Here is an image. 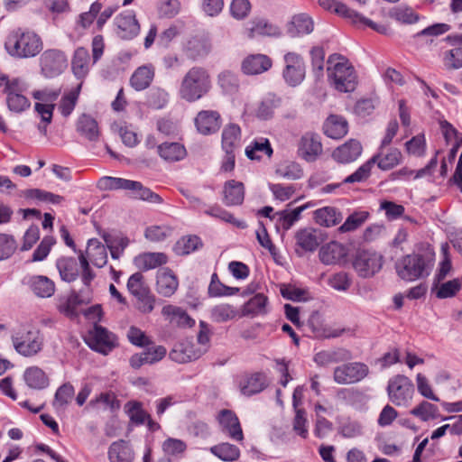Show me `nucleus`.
<instances>
[{
    "instance_id": "50",
    "label": "nucleus",
    "mask_w": 462,
    "mask_h": 462,
    "mask_svg": "<svg viewBox=\"0 0 462 462\" xmlns=\"http://www.w3.org/2000/svg\"><path fill=\"white\" fill-rule=\"evenodd\" d=\"M162 314L171 318V322H175L179 326L192 327L195 324L186 311L180 308L168 305L162 308Z\"/></svg>"
},
{
    "instance_id": "28",
    "label": "nucleus",
    "mask_w": 462,
    "mask_h": 462,
    "mask_svg": "<svg viewBox=\"0 0 462 462\" xmlns=\"http://www.w3.org/2000/svg\"><path fill=\"white\" fill-rule=\"evenodd\" d=\"M223 193V202L226 206L241 205L245 199L244 184L235 180H228L225 183Z\"/></svg>"
},
{
    "instance_id": "18",
    "label": "nucleus",
    "mask_w": 462,
    "mask_h": 462,
    "mask_svg": "<svg viewBox=\"0 0 462 462\" xmlns=\"http://www.w3.org/2000/svg\"><path fill=\"white\" fill-rule=\"evenodd\" d=\"M268 386V378L263 372L245 374L239 381V389L243 395L252 396L263 392Z\"/></svg>"
},
{
    "instance_id": "61",
    "label": "nucleus",
    "mask_w": 462,
    "mask_h": 462,
    "mask_svg": "<svg viewBox=\"0 0 462 462\" xmlns=\"http://www.w3.org/2000/svg\"><path fill=\"white\" fill-rule=\"evenodd\" d=\"M389 16L402 23H413L418 21V15L410 7L397 6L389 12Z\"/></svg>"
},
{
    "instance_id": "64",
    "label": "nucleus",
    "mask_w": 462,
    "mask_h": 462,
    "mask_svg": "<svg viewBox=\"0 0 462 462\" xmlns=\"http://www.w3.org/2000/svg\"><path fill=\"white\" fill-rule=\"evenodd\" d=\"M443 64L448 70L462 68V48H455L445 51Z\"/></svg>"
},
{
    "instance_id": "38",
    "label": "nucleus",
    "mask_w": 462,
    "mask_h": 462,
    "mask_svg": "<svg viewBox=\"0 0 462 462\" xmlns=\"http://www.w3.org/2000/svg\"><path fill=\"white\" fill-rule=\"evenodd\" d=\"M77 131L91 142H95L99 137V129L97 122L89 115H81L77 121Z\"/></svg>"
},
{
    "instance_id": "51",
    "label": "nucleus",
    "mask_w": 462,
    "mask_h": 462,
    "mask_svg": "<svg viewBox=\"0 0 462 462\" xmlns=\"http://www.w3.org/2000/svg\"><path fill=\"white\" fill-rule=\"evenodd\" d=\"M210 451L223 461L233 462L240 456L239 448L230 443H221L210 448Z\"/></svg>"
},
{
    "instance_id": "39",
    "label": "nucleus",
    "mask_w": 462,
    "mask_h": 462,
    "mask_svg": "<svg viewBox=\"0 0 462 462\" xmlns=\"http://www.w3.org/2000/svg\"><path fill=\"white\" fill-rule=\"evenodd\" d=\"M168 262V256L164 253H143L134 259L135 265L143 271L154 269Z\"/></svg>"
},
{
    "instance_id": "29",
    "label": "nucleus",
    "mask_w": 462,
    "mask_h": 462,
    "mask_svg": "<svg viewBox=\"0 0 462 462\" xmlns=\"http://www.w3.org/2000/svg\"><path fill=\"white\" fill-rule=\"evenodd\" d=\"M300 152L306 161H314L322 152V144L318 135L306 134L302 136Z\"/></svg>"
},
{
    "instance_id": "48",
    "label": "nucleus",
    "mask_w": 462,
    "mask_h": 462,
    "mask_svg": "<svg viewBox=\"0 0 462 462\" xmlns=\"http://www.w3.org/2000/svg\"><path fill=\"white\" fill-rule=\"evenodd\" d=\"M238 314L237 310L227 303H221L210 310V319L214 322L222 323L235 319Z\"/></svg>"
},
{
    "instance_id": "11",
    "label": "nucleus",
    "mask_w": 462,
    "mask_h": 462,
    "mask_svg": "<svg viewBox=\"0 0 462 462\" xmlns=\"http://www.w3.org/2000/svg\"><path fill=\"white\" fill-rule=\"evenodd\" d=\"M369 374V367L362 362H349L337 366L333 379L337 384H353L364 380Z\"/></svg>"
},
{
    "instance_id": "20",
    "label": "nucleus",
    "mask_w": 462,
    "mask_h": 462,
    "mask_svg": "<svg viewBox=\"0 0 462 462\" xmlns=\"http://www.w3.org/2000/svg\"><path fill=\"white\" fill-rule=\"evenodd\" d=\"M272 65L273 61L267 55L251 54L242 61L241 69L246 75H258L269 70Z\"/></svg>"
},
{
    "instance_id": "47",
    "label": "nucleus",
    "mask_w": 462,
    "mask_h": 462,
    "mask_svg": "<svg viewBox=\"0 0 462 462\" xmlns=\"http://www.w3.org/2000/svg\"><path fill=\"white\" fill-rule=\"evenodd\" d=\"M24 380L30 388L43 389L48 386L49 379L45 373L37 366H32L26 369Z\"/></svg>"
},
{
    "instance_id": "30",
    "label": "nucleus",
    "mask_w": 462,
    "mask_h": 462,
    "mask_svg": "<svg viewBox=\"0 0 462 462\" xmlns=\"http://www.w3.org/2000/svg\"><path fill=\"white\" fill-rule=\"evenodd\" d=\"M280 35L281 31L279 27L264 19L253 20L250 23V27L247 28V37L250 39L257 36L278 37Z\"/></svg>"
},
{
    "instance_id": "5",
    "label": "nucleus",
    "mask_w": 462,
    "mask_h": 462,
    "mask_svg": "<svg viewBox=\"0 0 462 462\" xmlns=\"http://www.w3.org/2000/svg\"><path fill=\"white\" fill-rule=\"evenodd\" d=\"M98 186L102 189H125L134 199L148 201L152 204L162 203L160 195L144 187L141 182L123 178L106 176L99 180Z\"/></svg>"
},
{
    "instance_id": "53",
    "label": "nucleus",
    "mask_w": 462,
    "mask_h": 462,
    "mask_svg": "<svg viewBox=\"0 0 462 462\" xmlns=\"http://www.w3.org/2000/svg\"><path fill=\"white\" fill-rule=\"evenodd\" d=\"M268 299L263 293L252 297L244 306V315H262L266 313Z\"/></svg>"
},
{
    "instance_id": "25",
    "label": "nucleus",
    "mask_w": 462,
    "mask_h": 462,
    "mask_svg": "<svg viewBox=\"0 0 462 462\" xmlns=\"http://www.w3.org/2000/svg\"><path fill=\"white\" fill-rule=\"evenodd\" d=\"M361 152V143L355 139H351L337 147L333 152L332 156L338 162L349 163L356 161L360 156Z\"/></svg>"
},
{
    "instance_id": "12",
    "label": "nucleus",
    "mask_w": 462,
    "mask_h": 462,
    "mask_svg": "<svg viewBox=\"0 0 462 462\" xmlns=\"http://www.w3.org/2000/svg\"><path fill=\"white\" fill-rule=\"evenodd\" d=\"M284 69L282 70V78L287 85L297 87L305 79L306 66L303 58L294 52L289 51L284 57Z\"/></svg>"
},
{
    "instance_id": "56",
    "label": "nucleus",
    "mask_w": 462,
    "mask_h": 462,
    "mask_svg": "<svg viewBox=\"0 0 462 462\" xmlns=\"http://www.w3.org/2000/svg\"><path fill=\"white\" fill-rule=\"evenodd\" d=\"M410 413L422 421H428L439 417V409L436 405L422 401L419 405L414 407Z\"/></svg>"
},
{
    "instance_id": "8",
    "label": "nucleus",
    "mask_w": 462,
    "mask_h": 462,
    "mask_svg": "<svg viewBox=\"0 0 462 462\" xmlns=\"http://www.w3.org/2000/svg\"><path fill=\"white\" fill-rule=\"evenodd\" d=\"M389 401L398 407H409L415 393L412 381L403 374L391 377L386 387Z\"/></svg>"
},
{
    "instance_id": "16",
    "label": "nucleus",
    "mask_w": 462,
    "mask_h": 462,
    "mask_svg": "<svg viewBox=\"0 0 462 462\" xmlns=\"http://www.w3.org/2000/svg\"><path fill=\"white\" fill-rule=\"evenodd\" d=\"M296 245L304 252H314L324 241L320 230L313 227H304L295 233Z\"/></svg>"
},
{
    "instance_id": "6",
    "label": "nucleus",
    "mask_w": 462,
    "mask_h": 462,
    "mask_svg": "<svg viewBox=\"0 0 462 462\" xmlns=\"http://www.w3.org/2000/svg\"><path fill=\"white\" fill-rule=\"evenodd\" d=\"M27 88L23 79L0 73V89L6 96V106L11 112L19 114L30 107L31 102L23 95Z\"/></svg>"
},
{
    "instance_id": "21",
    "label": "nucleus",
    "mask_w": 462,
    "mask_h": 462,
    "mask_svg": "<svg viewBox=\"0 0 462 462\" xmlns=\"http://www.w3.org/2000/svg\"><path fill=\"white\" fill-rule=\"evenodd\" d=\"M346 254V249L342 244L332 241L320 247L319 257L324 264H339L345 261Z\"/></svg>"
},
{
    "instance_id": "57",
    "label": "nucleus",
    "mask_w": 462,
    "mask_h": 462,
    "mask_svg": "<svg viewBox=\"0 0 462 462\" xmlns=\"http://www.w3.org/2000/svg\"><path fill=\"white\" fill-rule=\"evenodd\" d=\"M202 246L201 239L197 236H188L180 239L175 245V252L179 255L189 254Z\"/></svg>"
},
{
    "instance_id": "63",
    "label": "nucleus",
    "mask_w": 462,
    "mask_h": 462,
    "mask_svg": "<svg viewBox=\"0 0 462 462\" xmlns=\"http://www.w3.org/2000/svg\"><path fill=\"white\" fill-rule=\"evenodd\" d=\"M368 217L367 212H355L351 214L338 227V231L341 233L351 232L361 226Z\"/></svg>"
},
{
    "instance_id": "4",
    "label": "nucleus",
    "mask_w": 462,
    "mask_h": 462,
    "mask_svg": "<svg viewBox=\"0 0 462 462\" xmlns=\"http://www.w3.org/2000/svg\"><path fill=\"white\" fill-rule=\"evenodd\" d=\"M211 81L208 72L201 67H192L184 75L179 94L188 101L195 102L205 96L210 89Z\"/></svg>"
},
{
    "instance_id": "15",
    "label": "nucleus",
    "mask_w": 462,
    "mask_h": 462,
    "mask_svg": "<svg viewBox=\"0 0 462 462\" xmlns=\"http://www.w3.org/2000/svg\"><path fill=\"white\" fill-rule=\"evenodd\" d=\"M382 255L376 252L363 250L357 253L353 265L360 276L371 277L382 268Z\"/></svg>"
},
{
    "instance_id": "41",
    "label": "nucleus",
    "mask_w": 462,
    "mask_h": 462,
    "mask_svg": "<svg viewBox=\"0 0 462 462\" xmlns=\"http://www.w3.org/2000/svg\"><path fill=\"white\" fill-rule=\"evenodd\" d=\"M342 218V214L333 207H324L314 211L316 223L326 227L337 225Z\"/></svg>"
},
{
    "instance_id": "34",
    "label": "nucleus",
    "mask_w": 462,
    "mask_h": 462,
    "mask_svg": "<svg viewBox=\"0 0 462 462\" xmlns=\"http://www.w3.org/2000/svg\"><path fill=\"white\" fill-rule=\"evenodd\" d=\"M201 353L189 343H178L170 352V358L179 364L188 363L198 359Z\"/></svg>"
},
{
    "instance_id": "62",
    "label": "nucleus",
    "mask_w": 462,
    "mask_h": 462,
    "mask_svg": "<svg viewBox=\"0 0 462 462\" xmlns=\"http://www.w3.org/2000/svg\"><path fill=\"white\" fill-rule=\"evenodd\" d=\"M26 197L54 205L60 204L64 200L62 196L39 189H28Z\"/></svg>"
},
{
    "instance_id": "22",
    "label": "nucleus",
    "mask_w": 462,
    "mask_h": 462,
    "mask_svg": "<svg viewBox=\"0 0 462 462\" xmlns=\"http://www.w3.org/2000/svg\"><path fill=\"white\" fill-rule=\"evenodd\" d=\"M218 421L222 430L231 439L237 441L244 439L238 418L232 411L222 410L218 415Z\"/></svg>"
},
{
    "instance_id": "1",
    "label": "nucleus",
    "mask_w": 462,
    "mask_h": 462,
    "mask_svg": "<svg viewBox=\"0 0 462 462\" xmlns=\"http://www.w3.org/2000/svg\"><path fill=\"white\" fill-rule=\"evenodd\" d=\"M43 48L42 38L33 31L23 28L13 30L5 42L7 53L15 59H30L37 56Z\"/></svg>"
},
{
    "instance_id": "7",
    "label": "nucleus",
    "mask_w": 462,
    "mask_h": 462,
    "mask_svg": "<svg viewBox=\"0 0 462 462\" xmlns=\"http://www.w3.org/2000/svg\"><path fill=\"white\" fill-rule=\"evenodd\" d=\"M12 342L17 353L29 357L42 351L43 336L39 329L23 326L14 331Z\"/></svg>"
},
{
    "instance_id": "44",
    "label": "nucleus",
    "mask_w": 462,
    "mask_h": 462,
    "mask_svg": "<svg viewBox=\"0 0 462 462\" xmlns=\"http://www.w3.org/2000/svg\"><path fill=\"white\" fill-rule=\"evenodd\" d=\"M160 156L166 162H174L185 158V147L179 143H164L158 146Z\"/></svg>"
},
{
    "instance_id": "37",
    "label": "nucleus",
    "mask_w": 462,
    "mask_h": 462,
    "mask_svg": "<svg viewBox=\"0 0 462 462\" xmlns=\"http://www.w3.org/2000/svg\"><path fill=\"white\" fill-rule=\"evenodd\" d=\"M154 78V68L143 65L135 69L130 79L131 86L137 91L147 88Z\"/></svg>"
},
{
    "instance_id": "49",
    "label": "nucleus",
    "mask_w": 462,
    "mask_h": 462,
    "mask_svg": "<svg viewBox=\"0 0 462 462\" xmlns=\"http://www.w3.org/2000/svg\"><path fill=\"white\" fill-rule=\"evenodd\" d=\"M245 154L251 160H260L263 154L270 157L273 154V149L267 139L260 138L246 147Z\"/></svg>"
},
{
    "instance_id": "24",
    "label": "nucleus",
    "mask_w": 462,
    "mask_h": 462,
    "mask_svg": "<svg viewBox=\"0 0 462 462\" xmlns=\"http://www.w3.org/2000/svg\"><path fill=\"white\" fill-rule=\"evenodd\" d=\"M351 358V353L346 348L322 350L316 353L313 361L318 366L325 367L331 364L341 363Z\"/></svg>"
},
{
    "instance_id": "35",
    "label": "nucleus",
    "mask_w": 462,
    "mask_h": 462,
    "mask_svg": "<svg viewBox=\"0 0 462 462\" xmlns=\"http://www.w3.org/2000/svg\"><path fill=\"white\" fill-rule=\"evenodd\" d=\"M372 162L377 163L378 168L383 171H389L402 162V154L397 148H391L386 153L383 150L372 157Z\"/></svg>"
},
{
    "instance_id": "36",
    "label": "nucleus",
    "mask_w": 462,
    "mask_h": 462,
    "mask_svg": "<svg viewBox=\"0 0 462 462\" xmlns=\"http://www.w3.org/2000/svg\"><path fill=\"white\" fill-rule=\"evenodd\" d=\"M71 67L76 78L83 79L88 75L90 69V57L87 49L79 47L75 51Z\"/></svg>"
},
{
    "instance_id": "9",
    "label": "nucleus",
    "mask_w": 462,
    "mask_h": 462,
    "mask_svg": "<svg viewBox=\"0 0 462 462\" xmlns=\"http://www.w3.org/2000/svg\"><path fill=\"white\" fill-rule=\"evenodd\" d=\"M318 3L324 10L346 18L356 25L368 26L380 33H386L387 32V28L384 25L377 24L372 20L362 16L360 14L348 8L342 2L337 0H319Z\"/></svg>"
},
{
    "instance_id": "14",
    "label": "nucleus",
    "mask_w": 462,
    "mask_h": 462,
    "mask_svg": "<svg viewBox=\"0 0 462 462\" xmlns=\"http://www.w3.org/2000/svg\"><path fill=\"white\" fill-rule=\"evenodd\" d=\"M88 345L89 347L103 355H107L116 346V337L106 328L95 324L89 331Z\"/></svg>"
},
{
    "instance_id": "33",
    "label": "nucleus",
    "mask_w": 462,
    "mask_h": 462,
    "mask_svg": "<svg viewBox=\"0 0 462 462\" xmlns=\"http://www.w3.org/2000/svg\"><path fill=\"white\" fill-rule=\"evenodd\" d=\"M108 459L110 462H133L134 451L125 440L115 441L108 448Z\"/></svg>"
},
{
    "instance_id": "42",
    "label": "nucleus",
    "mask_w": 462,
    "mask_h": 462,
    "mask_svg": "<svg viewBox=\"0 0 462 462\" xmlns=\"http://www.w3.org/2000/svg\"><path fill=\"white\" fill-rule=\"evenodd\" d=\"M314 29L312 19L305 14H299L292 17L288 32L292 37H297L310 33Z\"/></svg>"
},
{
    "instance_id": "23",
    "label": "nucleus",
    "mask_w": 462,
    "mask_h": 462,
    "mask_svg": "<svg viewBox=\"0 0 462 462\" xmlns=\"http://www.w3.org/2000/svg\"><path fill=\"white\" fill-rule=\"evenodd\" d=\"M157 292L164 297L174 294L179 286L176 275L169 268H162L157 272L156 276Z\"/></svg>"
},
{
    "instance_id": "32",
    "label": "nucleus",
    "mask_w": 462,
    "mask_h": 462,
    "mask_svg": "<svg viewBox=\"0 0 462 462\" xmlns=\"http://www.w3.org/2000/svg\"><path fill=\"white\" fill-rule=\"evenodd\" d=\"M241 130L236 124L226 125L222 132V149L225 152H236L240 147Z\"/></svg>"
},
{
    "instance_id": "19",
    "label": "nucleus",
    "mask_w": 462,
    "mask_h": 462,
    "mask_svg": "<svg viewBox=\"0 0 462 462\" xmlns=\"http://www.w3.org/2000/svg\"><path fill=\"white\" fill-rule=\"evenodd\" d=\"M115 23L118 30L117 33L123 39H132L140 32V24L133 11H125L118 14Z\"/></svg>"
},
{
    "instance_id": "17",
    "label": "nucleus",
    "mask_w": 462,
    "mask_h": 462,
    "mask_svg": "<svg viewBox=\"0 0 462 462\" xmlns=\"http://www.w3.org/2000/svg\"><path fill=\"white\" fill-rule=\"evenodd\" d=\"M199 133L204 135L217 132L221 126V116L215 110H202L198 113L194 120Z\"/></svg>"
},
{
    "instance_id": "13",
    "label": "nucleus",
    "mask_w": 462,
    "mask_h": 462,
    "mask_svg": "<svg viewBox=\"0 0 462 462\" xmlns=\"http://www.w3.org/2000/svg\"><path fill=\"white\" fill-rule=\"evenodd\" d=\"M67 66V58L61 51L46 50L40 57L41 72L47 79L58 77L66 69Z\"/></svg>"
},
{
    "instance_id": "55",
    "label": "nucleus",
    "mask_w": 462,
    "mask_h": 462,
    "mask_svg": "<svg viewBox=\"0 0 462 462\" xmlns=\"http://www.w3.org/2000/svg\"><path fill=\"white\" fill-rule=\"evenodd\" d=\"M239 291V289L236 287H229L223 284L217 273H213L211 275V281L208 286V295L210 297H222V296H231Z\"/></svg>"
},
{
    "instance_id": "45",
    "label": "nucleus",
    "mask_w": 462,
    "mask_h": 462,
    "mask_svg": "<svg viewBox=\"0 0 462 462\" xmlns=\"http://www.w3.org/2000/svg\"><path fill=\"white\" fill-rule=\"evenodd\" d=\"M56 266L60 278L67 282H74L79 276L78 263L73 257H61L57 260Z\"/></svg>"
},
{
    "instance_id": "58",
    "label": "nucleus",
    "mask_w": 462,
    "mask_h": 462,
    "mask_svg": "<svg viewBox=\"0 0 462 462\" xmlns=\"http://www.w3.org/2000/svg\"><path fill=\"white\" fill-rule=\"evenodd\" d=\"M75 393L73 385L69 383H63L60 386L55 393L53 406L56 409L64 408L72 400Z\"/></svg>"
},
{
    "instance_id": "60",
    "label": "nucleus",
    "mask_w": 462,
    "mask_h": 462,
    "mask_svg": "<svg viewBox=\"0 0 462 462\" xmlns=\"http://www.w3.org/2000/svg\"><path fill=\"white\" fill-rule=\"evenodd\" d=\"M205 214L219 218L225 222L231 223L240 228H245L246 226V224L244 221L237 220L231 213L217 205L209 207L205 210Z\"/></svg>"
},
{
    "instance_id": "54",
    "label": "nucleus",
    "mask_w": 462,
    "mask_h": 462,
    "mask_svg": "<svg viewBox=\"0 0 462 462\" xmlns=\"http://www.w3.org/2000/svg\"><path fill=\"white\" fill-rule=\"evenodd\" d=\"M82 84H79L75 88L66 93L60 99L59 109L65 117L69 116L74 110L79 99Z\"/></svg>"
},
{
    "instance_id": "40",
    "label": "nucleus",
    "mask_w": 462,
    "mask_h": 462,
    "mask_svg": "<svg viewBox=\"0 0 462 462\" xmlns=\"http://www.w3.org/2000/svg\"><path fill=\"white\" fill-rule=\"evenodd\" d=\"M88 407L94 410H109L113 412L119 410L120 402L114 393L105 392L92 399Z\"/></svg>"
},
{
    "instance_id": "26",
    "label": "nucleus",
    "mask_w": 462,
    "mask_h": 462,
    "mask_svg": "<svg viewBox=\"0 0 462 462\" xmlns=\"http://www.w3.org/2000/svg\"><path fill=\"white\" fill-rule=\"evenodd\" d=\"M26 284L30 290L40 298H50L55 292L54 282L43 275H34L28 278Z\"/></svg>"
},
{
    "instance_id": "3",
    "label": "nucleus",
    "mask_w": 462,
    "mask_h": 462,
    "mask_svg": "<svg viewBox=\"0 0 462 462\" xmlns=\"http://www.w3.org/2000/svg\"><path fill=\"white\" fill-rule=\"evenodd\" d=\"M433 255L430 253H413L399 259L395 263L398 276L407 282L428 277L433 267Z\"/></svg>"
},
{
    "instance_id": "10",
    "label": "nucleus",
    "mask_w": 462,
    "mask_h": 462,
    "mask_svg": "<svg viewBox=\"0 0 462 462\" xmlns=\"http://www.w3.org/2000/svg\"><path fill=\"white\" fill-rule=\"evenodd\" d=\"M127 289L138 301V309L143 313H150L154 308V296L144 283L141 273L132 274L127 281Z\"/></svg>"
},
{
    "instance_id": "27",
    "label": "nucleus",
    "mask_w": 462,
    "mask_h": 462,
    "mask_svg": "<svg viewBox=\"0 0 462 462\" xmlns=\"http://www.w3.org/2000/svg\"><path fill=\"white\" fill-rule=\"evenodd\" d=\"M323 131L329 138L340 139L347 134V121L341 116L331 115L324 122Z\"/></svg>"
},
{
    "instance_id": "46",
    "label": "nucleus",
    "mask_w": 462,
    "mask_h": 462,
    "mask_svg": "<svg viewBox=\"0 0 462 462\" xmlns=\"http://www.w3.org/2000/svg\"><path fill=\"white\" fill-rule=\"evenodd\" d=\"M275 174L279 178L295 180L303 175V171L300 164L292 161H283L277 164Z\"/></svg>"
},
{
    "instance_id": "43",
    "label": "nucleus",
    "mask_w": 462,
    "mask_h": 462,
    "mask_svg": "<svg viewBox=\"0 0 462 462\" xmlns=\"http://www.w3.org/2000/svg\"><path fill=\"white\" fill-rule=\"evenodd\" d=\"M462 287V279L455 278L453 280L441 282L435 281L432 287V292L439 299H448L454 297Z\"/></svg>"
},
{
    "instance_id": "2",
    "label": "nucleus",
    "mask_w": 462,
    "mask_h": 462,
    "mask_svg": "<svg viewBox=\"0 0 462 462\" xmlns=\"http://www.w3.org/2000/svg\"><path fill=\"white\" fill-rule=\"evenodd\" d=\"M328 75L334 88L342 93L352 92L357 85V77L354 67L347 59L332 54L328 59Z\"/></svg>"
},
{
    "instance_id": "31",
    "label": "nucleus",
    "mask_w": 462,
    "mask_h": 462,
    "mask_svg": "<svg viewBox=\"0 0 462 462\" xmlns=\"http://www.w3.org/2000/svg\"><path fill=\"white\" fill-rule=\"evenodd\" d=\"M85 256L97 268L106 265L107 262V253L105 245L96 238L89 239Z\"/></svg>"
},
{
    "instance_id": "52",
    "label": "nucleus",
    "mask_w": 462,
    "mask_h": 462,
    "mask_svg": "<svg viewBox=\"0 0 462 462\" xmlns=\"http://www.w3.org/2000/svg\"><path fill=\"white\" fill-rule=\"evenodd\" d=\"M309 208V204L302 205L291 211L282 210L275 213L277 222L284 229L289 230L299 220L300 214Z\"/></svg>"
},
{
    "instance_id": "59",
    "label": "nucleus",
    "mask_w": 462,
    "mask_h": 462,
    "mask_svg": "<svg viewBox=\"0 0 462 462\" xmlns=\"http://www.w3.org/2000/svg\"><path fill=\"white\" fill-rule=\"evenodd\" d=\"M218 84L226 94H235L239 88L238 77L228 70H225L218 75Z\"/></svg>"
}]
</instances>
